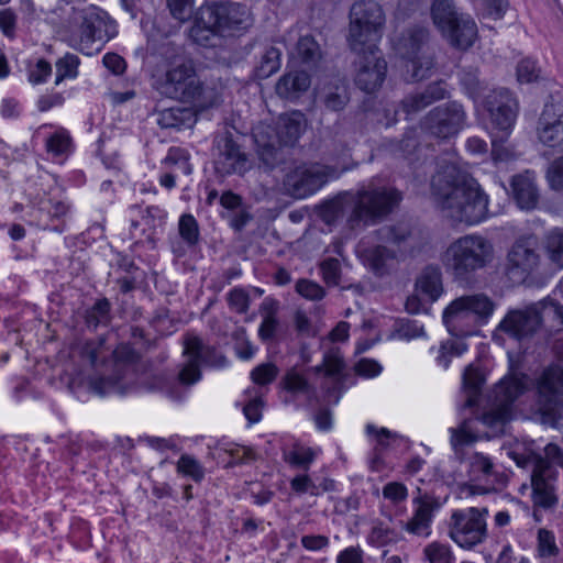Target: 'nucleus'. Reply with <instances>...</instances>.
Returning a JSON list of instances; mask_svg holds the SVG:
<instances>
[{
    "mask_svg": "<svg viewBox=\"0 0 563 563\" xmlns=\"http://www.w3.org/2000/svg\"><path fill=\"white\" fill-rule=\"evenodd\" d=\"M512 197L522 210H532L539 202V190L532 172L515 175L510 181Z\"/></svg>",
    "mask_w": 563,
    "mask_h": 563,
    "instance_id": "bb28decb",
    "label": "nucleus"
},
{
    "mask_svg": "<svg viewBox=\"0 0 563 563\" xmlns=\"http://www.w3.org/2000/svg\"><path fill=\"white\" fill-rule=\"evenodd\" d=\"M85 318L88 327L97 328L100 324H107L110 320V302L106 298L99 299L87 310Z\"/></svg>",
    "mask_w": 563,
    "mask_h": 563,
    "instance_id": "8fccbe9b",
    "label": "nucleus"
},
{
    "mask_svg": "<svg viewBox=\"0 0 563 563\" xmlns=\"http://www.w3.org/2000/svg\"><path fill=\"white\" fill-rule=\"evenodd\" d=\"M310 82V77L306 71H290L278 80L276 92L283 98L291 99L306 91Z\"/></svg>",
    "mask_w": 563,
    "mask_h": 563,
    "instance_id": "7c9ffc66",
    "label": "nucleus"
},
{
    "mask_svg": "<svg viewBox=\"0 0 563 563\" xmlns=\"http://www.w3.org/2000/svg\"><path fill=\"white\" fill-rule=\"evenodd\" d=\"M445 96L444 82H434L429 85L423 91L406 96L401 101L400 109L408 118L417 114L434 101L444 99Z\"/></svg>",
    "mask_w": 563,
    "mask_h": 563,
    "instance_id": "cd10ccee",
    "label": "nucleus"
},
{
    "mask_svg": "<svg viewBox=\"0 0 563 563\" xmlns=\"http://www.w3.org/2000/svg\"><path fill=\"white\" fill-rule=\"evenodd\" d=\"M531 385L526 374H512L505 376L494 389V404L485 411L481 420L488 427L503 426L510 419L512 402L526 393Z\"/></svg>",
    "mask_w": 563,
    "mask_h": 563,
    "instance_id": "f8f14e48",
    "label": "nucleus"
},
{
    "mask_svg": "<svg viewBox=\"0 0 563 563\" xmlns=\"http://www.w3.org/2000/svg\"><path fill=\"white\" fill-rule=\"evenodd\" d=\"M184 354L187 361L178 374V380L186 386H190L201 378V364L214 367L225 364V357L222 354L216 349L205 345L196 335L186 336Z\"/></svg>",
    "mask_w": 563,
    "mask_h": 563,
    "instance_id": "2eb2a0df",
    "label": "nucleus"
},
{
    "mask_svg": "<svg viewBox=\"0 0 563 563\" xmlns=\"http://www.w3.org/2000/svg\"><path fill=\"white\" fill-rule=\"evenodd\" d=\"M558 476L555 467L539 460L532 465L530 475L531 501L536 509L553 510L559 504Z\"/></svg>",
    "mask_w": 563,
    "mask_h": 563,
    "instance_id": "f3484780",
    "label": "nucleus"
},
{
    "mask_svg": "<svg viewBox=\"0 0 563 563\" xmlns=\"http://www.w3.org/2000/svg\"><path fill=\"white\" fill-rule=\"evenodd\" d=\"M291 56L302 64L313 65L320 58V47L312 36L305 35L298 40Z\"/></svg>",
    "mask_w": 563,
    "mask_h": 563,
    "instance_id": "58836bf2",
    "label": "nucleus"
},
{
    "mask_svg": "<svg viewBox=\"0 0 563 563\" xmlns=\"http://www.w3.org/2000/svg\"><path fill=\"white\" fill-rule=\"evenodd\" d=\"M494 258L493 243L482 234L470 233L452 241L441 253L440 262L453 282L467 284L479 271L486 269Z\"/></svg>",
    "mask_w": 563,
    "mask_h": 563,
    "instance_id": "20e7f679",
    "label": "nucleus"
},
{
    "mask_svg": "<svg viewBox=\"0 0 563 563\" xmlns=\"http://www.w3.org/2000/svg\"><path fill=\"white\" fill-rule=\"evenodd\" d=\"M250 18L245 5L232 2H211L202 5L190 29V37L199 45H213L218 35L243 29Z\"/></svg>",
    "mask_w": 563,
    "mask_h": 563,
    "instance_id": "423d86ee",
    "label": "nucleus"
},
{
    "mask_svg": "<svg viewBox=\"0 0 563 563\" xmlns=\"http://www.w3.org/2000/svg\"><path fill=\"white\" fill-rule=\"evenodd\" d=\"M536 553L541 560L553 561L560 554L555 534L552 530L540 528L537 531Z\"/></svg>",
    "mask_w": 563,
    "mask_h": 563,
    "instance_id": "e433bc0d",
    "label": "nucleus"
},
{
    "mask_svg": "<svg viewBox=\"0 0 563 563\" xmlns=\"http://www.w3.org/2000/svg\"><path fill=\"white\" fill-rule=\"evenodd\" d=\"M487 508L470 507L454 510L450 521V538L461 548L472 549L487 538Z\"/></svg>",
    "mask_w": 563,
    "mask_h": 563,
    "instance_id": "4468645a",
    "label": "nucleus"
},
{
    "mask_svg": "<svg viewBox=\"0 0 563 563\" xmlns=\"http://www.w3.org/2000/svg\"><path fill=\"white\" fill-rule=\"evenodd\" d=\"M537 402L543 413H554L563 406V364L544 368L536 380Z\"/></svg>",
    "mask_w": 563,
    "mask_h": 563,
    "instance_id": "6ab92c4d",
    "label": "nucleus"
},
{
    "mask_svg": "<svg viewBox=\"0 0 563 563\" xmlns=\"http://www.w3.org/2000/svg\"><path fill=\"white\" fill-rule=\"evenodd\" d=\"M177 473L183 476L190 477L199 483L205 477V468L198 460L188 454H183L177 462Z\"/></svg>",
    "mask_w": 563,
    "mask_h": 563,
    "instance_id": "de8ad7c7",
    "label": "nucleus"
},
{
    "mask_svg": "<svg viewBox=\"0 0 563 563\" xmlns=\"http://www.w3.org/2000/svg\"><path fill=\"white\" fill-rule=\"evenodd\" d=\"M423 553L429 563H453L454 561L451 547L439 541L429 543L424 548Z\"/></svg>",
    "mask_w": 563,
    "mask_h": 563,
    "instance_id": "09e8293b",
    "label": "nucleus"
},
{
    "mask_svg": "<svg viewBox=\"0 0 563 563\" xmlns=\"http://www.w3.org/2000/svg\"><path fill=\"white\" fill-rule=\"evenodd\" d=\"M431 192L443 216L454 223L475 225L489 216L487 195L475 178L454 163L438 165Z\"/></svg>",
    "mask_w": 563,
    "mask_h": 563,
    "instance_id": "f03ea898",
    "label": "nucleus"
},
{
    "mask_svg": "<svg viewBox=\"0 0 563 563\" xmlns=\"http://www.w3.org/2000/svg\"><path fill=\"white\" fill-rule=\"evenodd\" d=\"M228 302L232 310L238 313H245L250 305V296L242 288H233L228 294Z\"/></svg>",
    "mask_w": 563,
    "mask_h": 563,
    "instance_id": "e2e57ef3",
    "label": "nucleus"
},
{
    "mask_svg": "<svg viewBox=\"0 0 563 563\" xmlns=\"http://www.w3.org/2000/svg\"><path fill=\"white\" fill-rule=\"evenodd\" d=\"M278 374L277 367L272 363H264L256 366L251 372V378L256 385H267L272 383Z\"/></svg>",
    "mask_w": 563,
    "mask_h": 563,
    "instance_id": "bf43d9fd",
    "label": "nucleus"
},
{
    "mask_svg": "<svg viewBox=\"0 0 563 563\" xmlns=\"http://www.w3.org/2000/svg\"><path fill=\"white\" fill-rule=\"evenodd\" d=\"M153 88L161 96L190 104L199 111L218 107L223 101V86L202 82L192 62H180L154 75Z\"/></svg>",
    "mask_w": 563,
    "mask_h": 563,
    "instance_id": "7ed1b4c3",
    "label": "nucleus"
},
{
    "mask_svg": "<svg viewBox=\"0 0 563 563\" xmlns=\"http://www.w3.org/2000/svg\"><path fill=\"white\" fill-rule=\"evenodd\" d=\"M40 210L45 211L51 219L64 218L69 207L62 200L46 199L40 203Z\"/></svg>",
    "mask_w": 563,
    "mask_h": 563,
    "instance_id": "338daca9",
    "label": "nucleus"
},
{
    "mask_svg": "<svg viewBox=\"0 0 563 563\" xmlns=\"http://www.w3.org/2000/svg\"><path fill=\"white\" fill-rule=\"evenodd\" d=\"M282 53L277 47H266L255 67V75L258 79H265L275 74L280 67Z\"/></svg>",
    "mask_w": 563,
    "mask_h": 563,
    "instance_id": "4c0bfd02",
    "label": "nucleus"
},
{
    "mask_svg": "<svg viewBox=\"0 0 563 563\" xmlns=\"http://www.w3.org/2000/svg\"><path fill=\"white\" fill-rule=\"evenodd\" d=\"M80 59L77 55L67 53L56 62V79L58 85L65 79H75L78 76Z\"/></svg>",
    "mask_w": 563,
    "mask_h": 563,
    "instance_id": "c03bdc74",
    "label": "nucleus"
},
{
    "mask_svg": "<svg viewBox=\"0 0 563 563\" xmlns=\"http://www.w3.org/2000/svg\"><path fill=\"white\" fill-rule=\"evenodd\" d=\"M412 500L415 506L411 518L402 525V529L410 534L428 538L432 530L434 512L440 509L441 503L429 494H420Z\"/></svg>",
    "mask_w": 563,
    "mask_h": 563,
    "instance_id": "4be33fe9",
    "label": "nucleus"
},
{
    "mask_svg": "<svg viewBox=\"0 0 563 563\" xmlns=\"http://www.w3.org/2000/svg\"><path fill=\"white\" fill-rule=\"evenodd\" d=\"M317 454L318 452L311 448L295 444L290 450L284 452V460L291 466L308 471Z\"/></svg>",
    "mask_w": 563,
    "mask_h": 563,
    "instance_id": "79ce46f5",
    "label": "nucleus"
},
{
    "mask_svg": "<svg viewBox=\"0 0 563 563\" xmlns=\"http://www.w3.org/2000/svg\"><path fill=\"white\" fill-rule=\"evenodd\" d=\"M46 150L54 156L68 154L71 150V137L69 132L64 128H58L46 140Z\"/></svg>",
    "mask_w": 563,
    "mask_h": 563,
    "instance_id": "a18cd8bd",
    "label": "nucleus"
},
{
    "mask_svg": "<svg viewBox=\"0 0 563 563\" xmlns=\"http://www.w3.org/2000/svg\"><path fill=\"white\" fill-rule=\"evenodd\" d=\"M290 488L298 495L310 494L311 496L320 495V486L311 479L307 474H299L290 481Z\"/></svg>",
    "mask_w": 563,
    "mask_h": 563,
    "instance_id": "5fc2aeb1",
    "label": "nucleus"
},
{
    "mask_svg": "<svg viewBox=\"0 0 563 563\" xmlns=\"http://www.w3.org/2000/svg\"><path fill=\"white\" fill-rule=\"evenodd\" d=\"M296 290L309 300H320L324 297V289L317 283L308 279H300L296 284Z\"/></svg>",
    "mask_w": 563,
    "mask_h": 563,
    "instance_id": "680f3d73",
    "label": "nucleus"
},
{
    "mask_svg": "<svg viewBox=\"0 0 563 563\" xmlns=\"http://www.w3.org/2000/svg\"><path fill=\"white\" fill-rule=\"evenodd\" d=\"M410 232L405 225L383 227L376 232L378 244L366 245L363 241L360 252L364 261L376 275L388 273L402 256V244L408 240Z\"/></svg>",
    "mask_w": 563,
    "mask_h": 563,
    "instance_id": "1a4fd4ad",
    "label": "nucleus"
},
{
    "mask_svg": "<svg viewBox=\"0 0 563 563\" xmlns=\"http://www.w3.org/2000/svg\"><path fill=\"white\" fill-rule=\"evenodd\" d=\"M464 14L459 12L454 0H434L431 5L433 23L442 35Z\"/></svg>",
    "mask_w": 563,
    "mask_h": 563,
    "instance_id": "c756f323",
    "label": "nucleus"
},
{
    "mask_svg": "<svg viewBox=\"0 0 563 563\" xmlns=\"http://www.w3.org/2000/svg\"><path fill=\"white\" fill-rule=\"evenodd\" d=\"M75 21L78 25L70 34L69 44L81 53L91 55L92 44L102 41L101 23L97 16L87 13H79Z\"/></svg>",
    "mask_w": 563,
    "mask_h": 563,
    "instance_id": "b1692460",
    "label": "nucleus"
},
{
    "mask_svg": "<svg viewBox=\"0 0 563 563\" xmlns=\"http://www.w3.org/2000/svg\"><path fill=\"white\" fill-rule=\"evenodd\" d=\"M417 290L430 301H435L443 292L442 274L439 267L428 266L417 280Z\"/></svg>",
    "mask_w": 563,
    "mask_h": 563,
    "instance_id": "2f4dec72",
    "label": "nucleus"
},
{
    "mask_svg": "<svg viewBox=\"0 0 563 563\" xmlns=\"http://www.w3.org/2000/svg\"><path fill=\"white\" fill-rule=\"evenodd\" d=\"M465 120L463 107L452 101L431 110L422 121V129L435 137L449 139L463 129Z\"/></svg>",
    "mask_w": 563,
    "mask_h": 563,
    "instance_id": "a211bd4d",
    "label": "nucleus"
},
{
    "mask_svg": "<svg viewBox=\"0 0 563 563\" xmlns=\"http://www.w3.org/2000/svg\"><path fill=\"white\" fill-rule=\"evenodd\" d=\"M323 280L329 286H338L341 277V265L336 258H327L321 265Z\"/></svg>",
    "mask_w": 563,
    "mask_h": 563,
    "instance_id": "4d7b16f0",
    "label": "nucleus"
},
{
    "mask_svg": "<svg viewBox=\"0 0 563 563\" xmlns=\"http://www.w3.org/2000/svg\"><path fill=\"white\" fill-rule=\"evenodd\" d=\"M178 231L187 245L194 246L199 240L198 222L192 214H183L178 222Z\"/></svg>",
    "mask_w": 563,
    "mask_h": 563,
    "instance_id": "3c124183",
    "label": "nucleus"
},
{
    "mask_svg": "<svg viewBox=\"0 0 563 563\" xmlns=\"http://www.w3.org/2000/svg\"><path fill=\"white\" fill-rule=\"evenodd\" d=\"M443 323L452 335L466 336L472 334V328L475 325V321L462 297L454 299L444 309Z\"/></svg>",
    "mask_w": 563,
    "mask_h": 563,
    "instance_id": "a878e982",
    "label": "nucleus"
},
{
    "mask_svg": "<svg viewBox=\"0 0 563 563\" xmlns=\"http://www.w3.org/2000/svg\"><path fill=\"white\" fill-rule=\"evenodd\" d=\"M400 200L401 195L395 188L375 187L371 184L356 194L349 223L352 228L374 224L387 216Z\"/></svg>",
    "mask_w": 563,
    "mask_h": 563,
    "instance_id": "9b49d317",
    "label": "nucleus"
},
{
    "mask_svg": "<svg viewBox=\"0 0 563 563\" xmlns=\"http://www.w3.org/2000/svg\"><path fill=\"white\" fill-rule=\"evenodd\" d=\"M475 323L478 320H487L494 312V302L484 294L462 296Z\"/></svg>",
    "mask_w": 563,
    "mask_h": 563,
    "instance_id": "c9c22d12",
    "label": "nucleus"
},
{
    "mask_svg": "<svg viewBox=\"0 0 563 563\" xmlns=\"http://www.w3.org/2000/svg\"><path fill=\"white\" fill-rule=\"evenodd\" d=\"M428 31L417 26L407 30L396 41L395 48L405 60L404 78L419 81L427 78L433 68V57L427 46Z\"/></svg>",
    "mask_w": 563,
    "mask_h": 563,
    "instance_id": "9d476101",
    "label": "nucleus"
},
{
    "mask_svg": "<svg viewBox=\"0 0 563 563\" xmlns=\"http://www.w3.org/2000/svg\"><path fill=\"white\" fill-rule=\"evenodd\" d=\"M156 53L167 62L168 67L180 62H189L183 56V48L170 41L163 42Z\"/></svg>",
    "mask_w": 563,
    "mask_h": 563,
    "instance_id": "6e6d98bb",
    "label": "nucleus"
},
{
    "mask_svg": "<svg viewBox=\"0 0 563 563\" xmlns=\"http://www.w3.org/2000/svg\"><path fill=\"white\" fill-rule=\"evenodd\" d=\"M383 496L393 504H399L407 499L408 489L402 483L390 482L383 487Z\"/></svg>",
    "mask_w": 563,
    "mask_h": 563,
    "instance_id": "69168bd1",
    "label": "nucleus"
},
{
    "mask_svg": "<svg viewBox=\"0 0 563 563\" xmlns=\"http://www.w3.org/2000/svg\"><path fill=\"white\" fill-rule=\"evenodd\" d=\"M455 48L467 49L477 38V25L468 15L461 16L445 33L442 35Z\"/></svg>",
    "mask_w": 563,
    "mask_h": 563,
    "instance_id": "c85d7f7f",
    "label": "nucleus"
},
{
    "mask_svg": "<svg viewBox=\"0 0 563 563\" xmlns=\"http://www.w3.org/2000/svg\"><path fill=\"white\" fill-rule=\"evenodd\" d=\"M483 383L484 377L482 373L472 365H468L463 374V386L467 395L466 407L475 406Z\"/></svg>",
    "mask_w": 563,
    "mask_h": 563,
    "instance_id": "ea45409f",
    "label": "nucleus"
},
{
    "mask_svg": "<svg viewBox=\"0 0 563 563\" xmlns=\"http://www.w3.org/2000/svg\"><path fill=\"white\" fill-rule=\"evenodd\" d=\"M537 137L549 148H563V93H552L545 102L538 120Z\"/></svg>",
    "mask_w": 563,
    "mask_h": 563,
    "instance_id": "dca6fc26",
    "label": "nucleus"
},
{
    "mask_svg": "<svg viewBox=\"0 0 563 563\" xmlns=\"http://www.w3.org/2000/svg\"><path fill=\"white\" fill-rule=\"evenodd\" d=\"M136 358V352L129 344L118 345L117 349L113 351V360L118 375L92 379V389L101 396L111 393L119 395L126 394L128 389L124 385L121 384L120 380L126 375L130 365L134 363Z\"/></svg>",
    "mask_w": 563,
    "mask_h": 563,
    "instance_id": "aec40b11",
    "label": "nucleus"
},
{
    "mask_svg": "<svg viewBox=\"0 0 563 563\" xmlns=\"http://www.w3.org/2000/svg\"><path fill=\"white\" fill-rule=\"evenodd\" d=\"M317 100L329 111H341L347 104L350 97L347 87L339 77L322 81L316 89Z\"/></svg>",
    "mask_w": 563,
    "mask_h": 563,
    "instance_id": "393cba45",
    "label": "nucleus"
},
{
    "mask_svg": "<svg viewBox=\"0 0 563 563\" xmlns=\"http://www.w3.org/2000/svg\"><path fill=\"white\" fill-rule=\"evenodd\" d=\"M543 247L548 258L563 268V228H553L543 236Z\"/></svg>",
    "mask_w": 563,
    "mask_h": 563,
    "instance_id": "f704fd0d",
    "label": "nucleus"
},
{
    "mask_svg": "<svg viewBox=\"0 0 563 563\" xmlns=\"http://www.w3.org/2000/svg\"><path fill=\"white\" fill-rule=\"evenodd\" d=\"M218 151L214 168L219 175H243L251 168L247 155L241 151L230 133H225L218 140Z\"/></svg>",
    "mask_w": 563,
    "mask_h": 563,
    "instance_id": "412c9836",
    "label": "nucleus"
},
{
    "mask_svg": "<svg viewBox=\"0 0 563 563\" xmlns=\"http://www.w3.org/2000/svg\"><path fill=\"white\" fill-rule=\"evenodd\" d=\"M172 15L179 22L191 18L192 0H167Z\"/></svg>",
    "mask_w": 563,
    "mask_h": 563,
    "instance_id": "0e129e2a",
    "label": "nucleus"
},
{
    "mask_svg": "<svg viewBox=\"0 0 563 563\" xmlns=\"http://www.w3.org/2000/svg\"><path fill=\"white\" fill-rule=\"evenodd\" d=\"M485 108L489 113L493 129L503 133L500 140L492 135V156L495 162H508L516 158L515 152L503 144L512 129L517 112L518 102L512 93L505 88L493 90L485 99Z\"/></svg>",
    "mask_w": 563,
    "mask_h": 563,
    "instance_id": "6e6552de",
    "label": "nucleus"
},
{
    "mask_svg": "<svg viewBox=\"0 0 563 563\" xmlns=\"http://www.w3.org/2000/svg\"><path fill=\"white\" fill-rule=\"evenodd\" d=\"M548 319L563 323V306L552 298L510 309L498 324V330L517 341L532 338Z\"/></svg>",
    "mask_w": 563,
    "mask_h": 563,
    "instance_id": "0eeeda50",
    "label": "nucleus"
},
{
    "mask_svg": "<svg viewBox=\"0 0 563 563\" xmlns=\"http://www.w3.org/2000/svg\"><path fill=\"white\" fill-rule=\"evenodd\" d=\"M339 172L321 164L303 165L296 168L292 176L295 189L301 196L311 195L320 189L329 179L339 177Z\"/></svg>",
    "mask_w": 563,
    "mask_h": 563,
    "instance_id": "5701e85b",
    "label": "nucleus"
},
{
    "mask_svg": "<svg viewBox=\"0 0 563 563\" xmlns=\"http://www.w3.org/2000/svg\"><path fill=\"white\" fill-rule=\"evenodd\" d=\"M541 69L537 62L531 58H523L517 66V78L519 82L530 84L540 78Z\"/></svg>",
    "mask_w": 563,
    "mask_h": 563,
    "instance_id": "864d4df0",
    "label": "nucleus"
},
{
    "mask_svg": "<svg viewBox=\"0 0 563 563\" xmlns=\"http://www.w3.org/2000/svg\"><path fill=\"white\" fill-rule=\"evenodd\" d=\"M189 161L190 155L187 150L183 147H170L162 163L173 173L179 170L184 175H190L192 167Z\"/></svg>",
    "mask_w": 563,
    "mask_h": 563,
    "instance_id": "a19ab883",
    "label": "nucleus"
},
{
    "mask_svg": "<svg viewBox=\"0 0 563 563\" xmlns=\"http://www.w3.org/2000/svg\"><path fill=\"white\" fill-rule=\"evenodd\" d=\"M539 460L544 461L549 466H560L563 467V451L560 446L554 443H549L544 448V455L534 454L532 463L537 465Z\"/></svg>",
    "mask_w": 563,
    "mask_h": 563,
    "instance_id": "13d9d810",
    "label": "nucleus"
},
{
    "mask_svg": "<svg viewBox=\"0 0 563 563\" xmlns=\"http://www.w3.org/2000/svg\"><path fill=\"white\" fill-rule=\"evenodd\" d=\"M52 74V66L45 59H38L34 66L29 69V80L34 84H42L46 81V79Z\"/></svg>",
    "mask_w": 563,
    "mask_h": 563,
    "instance_id": "774afa93",
    "label": "nucleus"
},
{
    "mask_svg": "<svg viewBox=\"0 0 563 563\" xmlns=\"http://www.w3.org/2000/svg\"><path fill=\"white\" fill-rule=\"evenodd\" d=\"M543 256L538 239L522 235L510 246L507 254V274L515 283H525L534 277L541 269Z\"/></svg>",
    "mask_w": 563,
    "mask_h": 563,
    "instance_id": "ddd939ff",
    "label": "nucleus"
},
{
    "mask_svg": "<svg viewBox=\"0 0 563 563\" xmlns=\"http://www.w3.org/2000/svg\"><path fill=\"white\" fill-rule=\"evenodd\" d=\"M343 368L344 362L339 351H330L327 353L322 365L316 367L317 372L324 369V375L332 385L331 388L328 389L329 394L336 391L339 386L342 384ZM329 397H331V395H329Z\"/></svg>",
    "mask_w": 563,
    "mask_h": 563,
    "instance_id": "72a5a7b5",
    "label": "nucleus"
},
{
    "mask_svg": "<svg viewBox=\"0 0 563 563\" xmlns=\"http://www.w3.org/2000/svg\"><path fill=\"white\" fill-rule=\"evenodd\" d=\"M467 350V345L463 341L449 340L443 342L439 349L437 362L440 366L448 368L450 364V356H460Z\"/></svg>",
    "mask_w": 563,
    "mask_h": 563,
    "instance_id": "603ef678",
    "label": "nucleus"
},
{
    "mask_svg": "<svg viewBox=\"0 0 563 563\" xmlns=\"http://www.w3.org/2000/svg\"><path fill=\"white\" fill-rule=\"evenodd\" d=\"M278 328V320L275 316V309L268 310L263 317L258 328V335L262 341H271L275 338Z\"/></svg>",
    "mask_w": 563,
    "mask_h": 563,
    "instance_id": "052dcab7",
    "label": "nucleus"
},
{
    "mask_svg": "<svg viewBox=\"0 0 563 563\" xmlns=\"http://www.w3.org/2000/svg\"><path fill=\"white\" fill-rule=\"evenodd\" d=\"M451 444L456 455L462 457L463 448L477 441L478 437L472 431L468 421H464L459 428H451Z\"/></svg>",
    "mask_w": 563,
    "mask_h": 563,
    "instance_id": "37998d69",
    "label": "nucleus"
},
{
    "mask_svg": "<svg viewBox=\"0 0 563 563\" xmlns=\"http://www.w3.org/2000/svg\"><path fill=\"white\" fill-rule=\"evenodd\" d=\"M467 473L471 482L488 484L495 474L494 463L489 456L474 452L468 457Z\"/></svg>",
    "mask_w": 563,
    "mask_h": 563,
    "instance_id": "473e14b6",
    "label": "nucleus"
},
{
    "mask_svg": "<svg viewBox=\"0 0 563 563\" xmlns=\"http://www.w3.org/2000/svg\"><path fill=\"white\" fill-rule=\"evenodd\" d=\"M164 218L165 214L162 209L155 206L147 207L141 217V221L132 220V234L135 235L134 232L137 231L139 229L142 233H146L147 229H152L158 224H162Z\"/></svg>",
    "mask_w": 563,
    "mask_h": 563,
    "instance_id": "49530a36",
    "label": "nucleus"
},
{
    "mask_svg": "<svg viewBox=\"0 0 563 563\" xmlns=\"http://www.w3.org/2000/svg\"><path fill=\"white\" fill-rule=\"evenodd\" d=\"M307 128L305 115L299 111L285 113L274 126L260 122L252 130V137L260 159L268 167L282 161L280 148L292 147Z\"/></svg>",
    "mask_w": 563,
    "mask_h": 563,
    "instance_id": "39448f33",
    "label": "nucleus"
},
{
    "mask_svg": "<svg viewBox=\"0 0 563 563\" xmlns=\"http://www.w3.org/2000/svg\"><path fill=\"white\" fill-rule=\"evenodd\" d=\"M384 25L385 14L377 2L367 0L352 5L347 42L360 56L355 85L367 93L378 90L386 78L387 63L377 46Z\"/></svg>",
    "mask_w": 563,
    "mask_h": 563,
    "instance_id": "f257e3e1",
    "label": "nucleus"
}]
</instances>
